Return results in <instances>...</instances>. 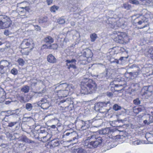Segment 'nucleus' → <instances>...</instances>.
<instances>
[{
	"label": "nucleus",
	"mask_w": 153,
	"mask_h": 153,
	"mask_svg": "<svg viewBox=\"0 0 153 153\" xmlns=\"http://www.w3.org/2000/svg\"><path fill=\"white\" fill-rule=\"evenodd\" d=\"M151 114L152 116L147 114L143 116V119L144 120L143 123L144 124H149L153 122V111L151 112Z\"/></svg>",
	"instance_id": "obj_11"
},
{
	"label": "nucleus",
	"mask_w": 153,
	"mask_h": 153,
	"mask_svg": "<svg viewBox=\"0 0 153 153\" xmlns=\"http://www.w3.org/2000/svg\"><path fill=\"white\" fill-rule=\"evenodd\" d=\"M15 140L27 143H32L34 142L33 141L29 140L25 136H22L19 138L16 137L15 138Z\"/></svg>",
	"instance_id": "obj_17"
},
{
	"label": "nucleus",
	"mask_w": 153,
	"mask_h": 153,
	"mask_svg": "<svg viewBox=\"0 0 153 153\" xmlns=\"http://www.w3.org/2000/svg\"><path fill=\"white\" fill-rule=\"evenodd\" d=\"M113 108L115 111H117L121 109V107L117 104H115L113 107Z\"/></svg>",
	"instance_id": "obj_42"
},
{
	"label": "nucleus",
	"mask_w": 153,
	"mask_h": 153,
	"mask_svg": "<svg viewBox=\"0 0 153 153\" xmlns=\"http://www.w3.org/2000/svg\"><path fill=\"white\" fill-rule=\"evenodd\" d=\"M45 91V89H43L42 91H41V92H38V93H37L38 94H42L44 93Z\"/></svg>",
	"instance_id": "obj_60"
},
{
	"label": "nucleus",
	"mask_w": 153,
	"mask_h": 153,
	"mask_svg": "<svg viewBox=\"0 0 153 153\" xmlns=\"http://www.w3.org/2000/svg\"><path fill=\"white\" fill-rule=\"evenodd\" d=\"M57 22L59 24H63L65 23V21L64 19L61 18L57 20Z\"/></svg>",
	"instance_id": "obj_40"
},
{
	"label": "nucleus",
	"mask_w": 153,
	"mask_h": 153,
	"mask_svg": "<svg viewBox=\"0 0 153 153\" xmlns=\"http://www.w3.org/2000/svg\"><path fill=\"white\" fill-rule=\"evenodd\" d=\"M81 92L84 94L94 92L97 89L95 83L92 79L88 78L83 80L81 83Z\"/></svg>",
	"instance_id": "obj_3"
},
{
	"label": "nucleus",
	"mask_w": 153,
	"mask_h": 153,
	"mask_svg": "<svg viewBox=\"0 0 153 153\" xmlns=\"http://www.w3.org/2000/svg\"><path fill=\"white\" fill-rule=\"evenodd\" d=\"M132 144L134 145H138L141 143H143L142 141L139 140H135L131 142Z\"/></svg>",
	"instance_id": "obj_36"
},
{
	"label": "nucleus",
	"mask_w": 153,
	"mask_h": 153,
	"mask_svg": "<svg viewBox=\"0 0 153 153\" xmlns=\"http://www.w3.org/2000/svg\"><path fill=\"white\" fill-rule=\"evenodd\" d=\"M61 83L57 84V86L55 87L56 89H59L55 92V94L59 98L66 97L69 94H71L73 92L75 88L72 85H68L66 83Z\"/></svg>",
	"instance_id": "obj_1"
},
{
	"label": "nucleus",
	"mask_w": 153,
	"mask_h": 153,
	"mask_svg": "<svg viewBox=\"0 0 153 153\" xmlns=\"http://www.w3.org/2000/svg\"><path fill=\"white\" fill-rule=\"evenodd\" d=\"M53 0H47L46 2L48 5H51L53 2Z\"/></svg>",
	"instance_id": "obj_53"
},
{
	"label": "nucleus",
	"mask_w": 153,
	"mask_h": 153,
	"mask_svg": "<svg viewBox=\"0 0 153 153\" xmlns=\"http://www.w3.org/2000/svg\"><path fill=\"white\" fill-rule=\"evenodd\" d=\"M109 104V102H100L96 104L95 107L96 109H97V110L99 111L100 113L106 114L108 112V111L105 109L102 111V108L106 107L108 104Z\"/></svg>",
	"instance_id": "obj_8"
},
{
	"label": "nucleus",
	"mask_w": 153,
	"mask_h": 153,
	"mask_svg": "<svg viewBox=\"0 0 153 153\" xmlns=\"http://www.w3.org/2000/svg\"><path fill=\"white\" fill-rule=\"evenodd\" d=\"M134 22L138 25H142L143 27L139 28L140 29L144 28L149 25L148 19L143 16H140L134 20Z\"/></svg>",
	"instance_id": "obj_7"
},
{
	"label": "nucleus",
	"mask_w": 153,
	"mask_h": 153,
	"mask_svg": "<svg viewBox=\"0 0 153 153\" xmlns=\"http://www.w3.org/2000/svg\"><path fill=\"white\" fill-rule=\"evenodd\" d=\"M152 94H153V86H149L146 92H145L144 94L147 95L148 94L149 96L151 95Z\"/></svg>",
	"instance_id": "obj_24"
},
{
	"label": "nucleus",
	"mask_w": 153,
	"mask_h": 153,
	"mask_svg": "<svg viewBox=\"0 0 153 153\" xmlns=\"http://www.w3.org/2000/svg\"><path fill=\"white\" fill-rule=\"evenodd\" d=\"M145 110V107L141 105L138 107H135L133 108V112L136 114H138L140 112L143 111Z\"/></svg>",
	"instance_id": "obj_18"
},
{
	"label": "nucleus",
	"mask_w": 153,
	"mask_h": 153,
	"mask_svg": "<svg viewBox=\"0 0 153 153\" xmlns=\"http://www.w3.org/2000/svg\"><path fill=\"white\" fill-rule=\"evenodd\" d=\"M67 132L65 134H64V136H69L70 134H76V132L73 130H68L66 131Z\"/></svg>",
	"instance_id": "obj_31"
},
{
	"label": "nucleus",
	"mask_w": 153,
	"mask_h": 153,
	"mask_svg": "<svg viewBox=\"0 0 153 153\" xmlns=\"http://www.w3.org/2000/svg\"><path fill=\"white\" fill-rule=\"evenodd\" d=\"M71 25L72 26H74L75 25V22H71Z\"/></svg>",
	"instance_id": "obj_64"
},
{
	"label": "nucleus",
	"mask_w": 153,
	"mask_h": 153,
	"mask_svg": "<svg viewBox=\"0 0 153 153\" xmlns=\"http://www.w3.org/2000/svg\"><path fill=\"white\" fill-rule=\"evenodd\" d=\"M25 12V13H28V10H22L19 13V15L21 16H24L25 14H23ZM25 14H26V13H25Z\"/></svg>",
	"instance_id": "obj_47"
},
{
	"label": "nucleus",
	"mask_w": 153,
	"mask_h": 153,
	"mask_svg": "<svg viewBox=\"0 0 153 153\" xmlns=\"http://www.w3.org/2000/svg\"><path fill=\"white\" fill-rule=\"evenodd\" d=\"M51 142L52 145L54 147L58 146L59 144V140L57 139H54L52 140Z\"/></svg>",
	"instance_id": "obj_28"
},
{
	"label": "nucleus",
	"mask_w": 153,
	"mask_h": 153,
	"mask_svg": "<svg viewBox=\"0 0 153 153\" xmlns=\"http://www.w3.org/2000/svg\"><path fill=\"white\" fill-rule=\"evenodd\" d=\"M129 2L134 4H139V2L137 0H129Z\"/></svg>",
	"instance_id": "obj_45"
},
{
	"label": "nucleus",
	"mask_w": 153,
	"mask_h": 153,
	"mask_svg": "<svg viewBox=\"0 0 153 153\" xmlns=\"http://www.w3.org/2000/svg\"><path fill=\"white\" fill-rule=\"evenodd\" d=\"M71 100L70 98H67L65 100H61L60 103V104L64 103V105H65V106H64V108H68L69 107V105L70 104V102ZM62 107L63 108H64V107Z\"/></svg>",
	"instance_id": "obj_21"
},
{
	"label": "nucleus",
	"mask_w": 153,
	"mask_h": 153,
	"mask_svg": "<svg viewBox=\"0 0 153 153\" xmlns=\"http://www.w3.org/2000/svg\"><path fill=\"white\" fill-rule=\"evenodd\" d=\"M57 45L56 44H53L48 46V48L53 49H56L57 48Z\"/></svg>",
	"instance_id": "obj_46"
},
{
	"label": "nucleus",
	"mask_w": 153,
	"mask_h": 153,
	"mask_svg": "<svg viewBox=\"0 0 153 153\" xmlns=\"http://www.w3.org/2000/svg\"><path fill=\"white\" fill-rule=\"evenodd\" d=\"M90 37L91 42H94L96 39L97 38V36L95 33H93L91 34Z\"/></svg>",
	"instance_id": "obj_30"
},
{
	"label": "nucleus",
	"mask_w": 153,
	"mask_h": 153,
	"mask_svg": "<svg viewBox=\"0 0 153 153\" xmlns=\"http://www.w3.org/2000/svg\"><path fill=\"white\" fill-rule=\"evenodd\" d=\"M0 65H1L4 67L6 69H7V68L10 65V62L7 61V60H3L0 62Z\"/></svg>",
	"instance_id": "obj_25"
},
{
	"label": "nucleus",
	"mask_w": 153,
	"mask_h": 153,
	"mask_svg": "<svg viewBox=\"0 0 153 153\" xmlns=\"http://www.w3.org/2000/svg\"><path fill=\"white\" fill-rule=\"evenodd\" d=\"M74 4H73V7L72 8L74 9H78L79 7L80 6V4L77 3V1H74Z\"/></svg>",
	"instance_id": "obj_34"
},
{
	"label": "nucleus",
	"mask_w": 153,
	"mask_h": 153,
	"mask_svg": "<svg viewBox=\"0 0 153 153\" xmlns=\"http://www.w3.org/2000/svg\"><path fill=\"white\" fill-rule=\"evenodd\" d=\"M12 22L7 16L0 15V28L4 29L9 27Z\"/></svg>",
	"instance_id": "obj_6"
},
{
	"label": "nucleus",
	"mask_w": 153,
	"mask_h": 153,
	"mask_svg": "<svg viewBox=\"0 0 153 153\" xmlns=\"http://www.w3.org/2000/svg\"><path fill=\"white\" fill-rule=\"evenodd\" d=\"M152 2V0H147V1H146V4H147L148 5L150 3Z\"/></svg>",
	"instance_id": "obj_59"
},
{
	"label": "nucleus",
	"mask_w": 153,
	"mask_h": 153,
	"mask_svg": "<svg viewBox=\"0 0 153 153\" xmlns=\"http://www.w3.org/2000/svg\"><path fill=\"white\" fill-rule=\"evenodd\" d=\"M98 78L99 79H107L109 78V77L107 75V72L105 71L99 74L97 76Z\"/></svg>",
	"instance_id": "obj_22"
},
{
	"label": "nucleus",
	"mask_w": 153,
	"mask_h": 153,
	"mask_svg": "<svg viewBox=\"0 0 153 153\" xmlns=\"http://www.w3.org/2000/svg\"><path fill=\"white\" fill-rule=\"evenodd\" d=\"M94 119L87 120L85 121H81L80 124L81 129L82 130H86L89 127L91 124L94 122Z\"/></svg>",
	"instance_id": "obj_9"
},
{
	"label": "nucleus",
	"mask_w": 153,
	"mask_h": 153,
	"mask_svg": "<svg viewBox=\"0 0 153 153\" xmlns=\"http://www.w3.org/2000/svg\"><path fill=\"white\" fill-rule=\"evenodd\" d=\"M4 96H3L2 97H0V102H2L4 101Z\"/></svg>",
	"instance_id": "obj_55"
},
{
	"label": "nucleus",
	"mask_w": 153,
	"mask_h": 153,
	"mask_svg": "<svg viewBox=\"0 0 153 153\" xmlns=\"http://www.w3.org/2000/svg\"><path fill=\"white\" fill-rule=\"evenodd\" d=\"M30 90V87L27 85H25L21 89V91L24 93H27Z\"/></svg>",
	"instance_id": "obj_26"
},
{
	"label": "nucleus",
	"mask_w": 153,
	"mask_h": 153,
	"mask_svg": "<svg viewBox=\"0 0 153 153\" xmlns=\"http://www.w3.org/2000/svg\"><path fill=\"white\" fill-rule=\"evenodd\" d=\"M47 21V18L46 17H41L39 18V21L40 23H43Z\"/></svg>",
	"instance_id": "obj_32"
},
{
	"label": "nucleus",
	"mask_w": 153,
	"mask_h": 153,
	"mask_svg": "<svg viewBox=\"0 0 153 153\" xmlns=\"http://www.w3.org/2000/svg\"><path fill=\"white\" fill-rule=\"evenodd\" d=\"M35 30L37 31H40L41 30L40 27L38 25H36L35 27Z\"/></svg>",
	"instance_id": "obj_54"
},
{
	"label": "nucleus",
	"mask_w": 153,
	"mask_h": 153,
	"mask_svg": "<svg viewBox=\"0 0 153 153\" xmlns=\"http://www.w3.org/2000/svg\"><path fill=\"white\" fill-rule=\"evenodd\" d=\"M5 68L3 67L1 65H0V73L1 74H3L5 72Z\"/></svg>",
	"instance_id": "obj_43"
},
{
	"label": "nucleus",
	"mask_w": 153,
	"mask_h": 153,
	"mask_svg": "<svg viewBox=\"0 0 153 153\" xmlns=\"http://www.w3.org/2000/svg\"><path fill=\"white\" fill-rule=\"evenodd\" d=\"M59 9V7L55 5H53L51 8V10H58Z\"/></svg>",
	"instance_id": "obj_51"
},
{
	"label": "nucleus",
	"mask_w": 153,
	"mask_h": 153,
	"mask_svg": "<svg viewBox=\"0 0 153 153\" xmlns=\"http://www.w3.org/2000/svg\"><path fill=\"white\" fill-rule=\"evenodd\" d=\"M51 137V135L49 134H47L44 135L40 134L39 135L38 138L43 142H45L49 141Z\"/></svg>",
	"instance_id": "obj_13"
},
{
	"label": "nucleus",
	"mask_w": 153,
	"mask_h": 153,
	"mask_svg": "<svg viewBox=\"0 0 153 153\" xmlns=\"http://www.w3.org/2000/svg\"><path fill=\"white\" fill-rule=\"evenodd\" d=\"M131 8V6L128 3H126L123 4V8L127 10L130 9Z\"/></svg>",
	"instance_id": "obj_39"
},
{
	"label": "nucleus",
	"mask_w": 153,
	"mask_h": 153,
	"mask_svg": "<svg viewBox=\"0 0 153 153\" xmlns=\"http://www.w3.org/2000/svg\"><path fill=\"white\" fill-rule=\"evenodd\" d=\"M17 123L16 122L10 123L8 126L10 127H12L15 125Z\"/></svg>",
	"instance_id": "obj_50"
},
{
	"label": "nucleus",
	"mask_w": 153,
	"mask_h": 153,
	"mask_svg": "<svg viewBox=\"0 0 153 153\" xmlns=\"http://www.w3.org/2000/svg\"><path fill=\"white\" fill-rule=\"evenodd\" d=\"M133 103L135 105H139L140 103V101L139 98H137L133 100Z\"/></svg>",
	"instance_id": "obj_41"
},
{
	"label": "nucleus",
	"mask_w": 153,
	"mask_h": 153,
	"mask_svg": "<svg viewBox=\"0 0 153 153\" xmlns=\"http://www.w3.org/2000/svg\"><path fill=\"white\" fill-rule=\"evenodd\" d=\"M65 62H66V65L68 69H70L71 68H73L74 69L76 68V67L75 65L76 62V59H72L71 60H67Z\"/></svg>",
	"instance_id": "obj_12"
},
{
	"label": "nucleus",
	"mask_w": 153,
	"mask_h": 153,
	"mask_svg": "<svg viewBox=\"0 0 153 153\" xmlns=\"http://www.w3.org/2000/svg\"><path fill=\"white\" fill-rule=\"evenodd\" d=\"M4 34L6 36H8L9 35V32L7 30H5L4 32Z\"/></svg>",
	"instance_id": "obj_56"
},
{
	"label": "nucleus",
	"mask_w": 153,
	"mask_h": 153,
	"mask_svg": "<svg viewBox=\"0 0 153 153\" xmlns=\"http://www.w3.org/2000/svg\"><path fill=\"white\" fill-rule=\"evenodd\" d=\"M27 3L26 2H22L21 3H20L19 4L21 6H23V7H20V8L22 9H25V10H26V8L27 7Z\"/></svg>",
	"instance_id": "obj_33"
},
{
	"label": "nucleus",
	"mask_w": 153,
	"mask_h": 153,
	"mask_svg": "<svg viewBox=\"0 0 153 153\" xmlns=\"http://www.w3.org/2000/svg\"><path fill=\"white\" fill-rule=\"evenodd\" d=\"M48 134V133L46 131L45 129H42V128H41V130L39 135L41 134L42 135H44L46 134Z\"/></svg>",
	"instance_id": "obj_49"
},
{
	"label": "nucleus",
	"mask_w": 153,
	"mask_h": 153,
	"mask_svg": "<svg viewBox=\"0 0 153 153\" xmlns=\"http://www.w3.org/2000/svg\"><path fill=\"white\" fill-rule=\"evenodd\" d=\"M141 1H142L143 2L142 4H145L146 5H147L148 4H146V1H147V0H140Z\"/></svg>",
	"instance_id": "obj_58"
},
{
	"label": "nucleus",
	"mask_w": 153,
	"mask_h": 153,
	"mask_svg": "<svg viewBox=\"0 0 153 153\" xmlns=\"http://www.w3.org/2000/svg\"><path fill=\"white\" fill-rule=\"evenodd\" d=\"M109 129L108 128H106L100 131V133L102 134H107L109 133Z\"/></svg>",
	"instance_id": "obj_27"
},
{
	"label": "nucleus",
	"mask_w": 153,
	"mask_h": 153,
	"mask_svg": "<svg viewBox=\"0 0 153 153\" xmlns=\"http://www.w3.org/2000/svg\"><path fill=\"white\" fill-rule=\"evenodd\" d=\"M146 139L147 140V141H148V142L144 143H145V144H149V143L152 144L153 143V142L149 140V138H147Z\"/></svg>",
	"instance_id": "obj_57"
},
{
	"label": "nucleus",
	"mask_w": 153,
	"mask_h": 153,
	"mask_svg": "<svg viewBox=\"0 0 153 153\" xmlns=\"http://www.w3.org/2000/svg\"><path fill=\"white\" fill-rule=\"evenodd\" d=\"M121 87L122 88H120V89H119V91H121L122 90H123V87L121 85H118V84H116L115 85V87Z\"/></svg>",
	"instance_id": "obj_52"
},
{
	"label": "nucleus",
	"mask_w": 153,
	"mask_h": 153,
	"mask_svg": "<svg viewBox=\"0 0 153 153\" xmlns=\"http://www.w3.org/2000/svg\"><path fill=\"white\" fill-rule=\"evenodd\" d=\"M77 153H87V152L85 149L80 148L77 149Z\"/></svg>",
	"instance_id": "obj_37"
},
{
	"label": "nucleus",
	"mask_w": 153,
	"mask_h": 153,
	"mask_svg": "<svg viewBox=\"0 0 153 153\" xmlns=\"http://www.w3.org/2000/svg\"><path fill=\"white\" fill-rule=\"evenodd\" d=\"M109 27L112 28H117V27L124 28L125 27V21L123 18H120L118 20L114 18H109L106 21Z\"/></svg>",
	"instance_id": "obj_4"
},
{
	"label": "nucleus",
	"mask_w": 153,
	"mask_h": 153,
	"mask_svg": "<svg viewBox=\"0 0 153 153\" xmlns=\"http://www.w3.org/2000/svg\"><path fill=\"white\" fill-rule=\"evenodd\" d=\"M37 83L36 82H32L31 85L32 86H35L36 85Z\"/></svg>",
	"instance_id": "obj_61"
},
{
	"label": "nucleus",
	"mask_w": 153,
	"mask_h": 153,
	"mask_svg": "<svg viewBox=\"0 0 153 153\" xmlns=\"http://www.w3.org/2000/svg\"><path fill=\"white\" fill-rule=\"evenodd\" d=\"M47 60L50 63H54L57 62L56 59L51 54H49L47 57Z\"/></svg>",
	"instance_id": "obj_20"
},
{
	"label": "nucleus",
	"mask_w": 153,
	"mask_h": 153,
	"mask_svg": "<svg viewBox=\"0 0 153 153\" xmlns=\"http://www.w3.org/2000/svg\"><path fill=\"white\" fill-rule=\"evenodd\" d=\"M114 33V41L117 42L121 44L126 43L129 41V38L127 34L125 33L116 32Z\"/></svg>",
	"instance_id": "obj_5"
},
{
	"label": "nucleus",
	"mask_w": 153,
	"mask_h": 153,
	"mask_svg": "<svg viewBox=\"0 0 153 153\" xmlns=\"http://www.w3.org/2000/svg\"><path fill=\"white\" fill-rule=\"evenodd\" d=\"M149 135H152L150 134L146 133L145 135V137L146 138L147 137H148Z\"/></svg>",
	"instance_id": "obj_63"
},
{
	"label": "nucleus",
	"mask_w": 153,
	"mask_h": 153,
	"mask_svg": "<svg viewBox=\"0 0 153 153\" xmlns=\"http://www.w3.org/2000/svg\"><path fill=\"white\" fill-rule=\"evenodd\" d=\"M83 55L87 57L88 59L90 62L92 60L91 57L93 56L91 50L88 49H85L83 53Z\"/></svg>",
	"instance_id": "obj_15"
},
{
	"label": "nucleus",
	"mask_w": 153,
	"mask_h": 153,
	"mask_svg": "<svg viewBox=\"0 0 153 153\" xmlns=\"http://www.w3.org/2000/svg\"><path fill=\"white\" fill-rule=\"evenodd\" d=\"M7 135H8L9 137H10L11 138L13 137L12 134L9 133H7Z\"/></svg>",
	"instance_id": "obj_62"
},
{
	"label": "nucleus",
	"mask_w": 153,
	"mask_h": 153,
	"mask_svg": "<svg viewBox=\"0 0 153 153\" xmlns=\"http://www.w3.org/2000/svg\"><path fill=\"white\" fill-rule=\"evenodd\" d=\"M44 102L45 103H41L42 101H39L37 103V105L39 106H40L43 109H47L49 108L50 105L49 102H47L46 99L44 100Z\"/></svg>",
	"instance_id": "obj_14"
},
{
	"label": "nucleus",
	"mask_w": 153,
	"mask_h": 153,
	"mask_svg": "<svg viewBox=\"0 0 153 153\" xmlns=\"http://www.w3.org/2000/svg\"><path fill=\"white\" fill-rule=\"evenodd\" d=\"M96 133L89 132L84 142L85 147L89 148H96L102 142V137L96 135Z\"/></svg>",
	"instance_id": "obj_2"
},
{
	"label": "nucleus",
	"mask_w": 153,
	"mask_h": 153,
	"mask_svg": "<svg viewBox=\"0 0 153 153\" xmlns=\"http://www.w3.org/2000/svg\"><path fill=\"white\" fill-rule=\"evenodd\" d=\"M146 52L147 53V54H153V47H149L145 50Z\"/></svg>",
	"instance_id": "obj_29"
},
{
	"label": "nucleus",
	"mask_w": 153,
	"mask_h": 153,
	"mask_svg": "<svg viewBox=\"0 0 153 153\" xmlns=\"http://www.w3.org/2000/svg\"><path fill=\"white\" fill-rule=\"evenodd\" d=\"M10 72L12 74L14 75H16L18 74V71L16 68H13L11 70Z\"/></svg>",
	"instance_id": "obj_38"
},
{
	"label": "nucleus",
	"mask_w": 153,
	"mask_h": 153,
	"mask_svg": "<svg viewBox=\"0 0 153 153\" xmlns=\"http://www.w3.org/2000/svg\"><path fill=\"white\" fill-rule=\"evenodd\" d=\"M45 42L51 44L53 42V39L51 36H48L45 37L44 39Z\"/></svg>",
	"instance_id": "obj_23"
},
{
	"label": "nucleus",
	"mask_w": 153,
	"mask_h": 153,
	"mask_svg": "<svg viewBox=\"0 0 153 153\" xmlns=\"http://www.w3.org/2000/svg\"><path fill=\"white\" fill-rule=\"evenodd\" d=\"M18 62L19 65H23L25 63V61L23 59L21 58L18 59Z\"/></svg>",
	"instance_id": "obj_48"
},
{
	"label": "nucleus",
	"mask_w": 153,
	"mask_h": 153,
	"mask_svg": "<svg viewBox=\"0 0 153 153\" xmlns=\"http://www.w3.org/2000/svg\"><path fill=\"white\" fill-rule=\"evenodd\" d=\"M25 107L27 110L29 111H30L32 109L33 106L31 104L28 103L26 104Z\"/></svg>",
	"instance_id": "obj_35"
},
{
	"label": "nucleus",
	"mask_w": 153,
	"mask_h": 153,
	"mask_svg": "<svg viewBox=\"0 0 153 153\" xmlns=\"http://www.w3.org/2000/svg\"><path fill=\"white\" fill-rule=\"evenodd\" d=\"M110 61L111 63H114L116 64H117L119 63V61L117 59H110Z\"/></svg>",
	"instance_id": "obj_44"
},
{
	"label": "nucleus",
	"mask_w": 153,
	"mask_h": 153,
	"mask_svg": "<svg viewBox=\"0 0 153 153\" xmlns=\"http://www.w3.org/2000/svg\"><path fill=\"white\" fill-rule=\"evenodd\" d=\"M21 47L22 48L33 47V42L31 39H25L22 42Z\"/></svg>",
	"instance_id": "obj_10"
},
{
	"label": "nucleus",
	"mask_w": 153,
	"mask_h": 153,
	"mask_svg": "<svg viewBox=\"0 0 153 153\" xmlns=\"http://www.w3.org/2000/svg\"><path fill=\"white\" fill-rule=\"evenodd\" d=\"M79 62L80 64L85 65L90 62L87 57L85 55H83V54L79 56Z\"/></svg>",
	"instance_id": "obj_16"
},
{
	"label": "nucleus",
	"mask_w": 153,
	"mask_h": 153,
	"mask_svg": "<svg viewBox=\"0 0 153 153\" xmlns=\"http://www.w3.org/2000/svg\"><path fill=\"white\" fill-rule=\"evenodd\" d=\"M33 47L30 48H22L21 52L22 55H28L29 53L32 50Z\"/></svg>",
	"instance_id": "obj_19"
}]
</instances>
